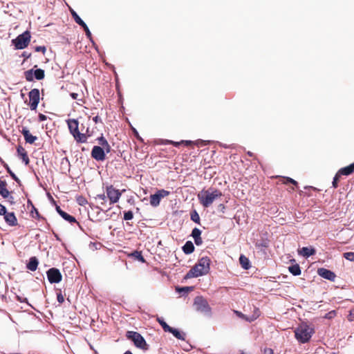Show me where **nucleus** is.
I'll use <instances>...</instances> for the list:
<instances>
[{"mask_svg": "<svg viewBox=\"0 0 354 354\" xmlns=\"http://www.w3.org/2000/svg\"><path fill=\"white\" fill-rule=\"evenodd\" d=\"M71 14L75 23L78 25L80 24L82 21H84V20L79 16V15L74 10H71Z\"/></svg>", "mask_w": 354, "mask_h": 354, "instance_id": "e433bc0d", "label": "nucleus"}, {"mask_svg": "<svg viewBox=\"0 0 354 354\" xmlns=\"http://www.w3.org/2000/svg\"><path fill=\"white\" fill-rule=\"evenodd\" d=\"M338 176H348L354 173V167L353 164H350L346 167L340 168L337 171Z\"/></svg>", "mask_w": 354, "mask_h": 354, "instance_id": "6ab92c4d", "label": "nucleus"}, {"mask_svg": "<svg viewBox=\"0 0 354 354\" xmlns=\"http://www.w3.org/2000/svg\"><path fill=\"white\" fill-rule=\"evenodd\" d=\"M35 52H41L44 55L46 51V47L45 46H37L34 47Z\"/></svg>", "mask_w": 354, "mask_h": 354, "instance_id": "8fccbe9b", "label": "nucleus"}, {"mask_svg": "<svg viewBox=\"0 0 354 354\" xmlns=\"http://www.w3.org/2000/svg\"><path fill=\"white\" fill-rule=\"evenodd\" d=\"M194 306L197 312L203 313L209 317L212 316V308L207 299L203 296H196L194 299Z\"/></svg>", "mask_w": 354, "mask_h": 354, "instance_id": "423d86ee", "label": "nucleus"}, {"mask_svg": "<svg viewBox=\"0 0 354 354\" xmlns=\"http://www.w3.org/2000/svg\"><path fill=\"white\" fill-rule=\"evenodd\" d=\"M210 142H211L210 140H204L202 139H198V140H195L194 143L197 147H203V146H206L208 144H209Z\"/></svg>", "mask_w": 354, "mask_h": 354, "instance_id": "a19ab883", "label": "nucleus"}, {"mask_svg": "<svg viewBox=\"0 0 354 354\" xmlns=\"http://www.w3.org/2000/svg\"><path fill=\"white\" fill-rule=\"evenodd\" d=\"M57 299L59 304H62L64 301V297L61 291L57 293Z\"/></svg>", "mask_w": 354, "mask_h": 354, "instance_id": "5fc2aeb1", "label": "nucleus"}, {"mask_svg": "<svg viewBox=\"0 0 354 354\" xmlns=\"http://www.w3.org/2000/svg\"><path fill=\"white\" fill-rule=\"evenodd\" d=\"M193 289L194 286H176V292L182 296H187Z\"/></svg>", "mask_w": 354, "mask_h": 354, "instance_id": "bb28decb", "label": "nucleus"}, {"mask_svg": "<svg viewBox=\"0 0 354 354\" xmlns=\"http://www.w3.org/2000/svg\"><path fill=\"white\" fill-rule=\"evenodd\" d=\"M124 220L131 221L133 218V213L131 210L124 212Z\"/></svg>", "mask_w": 354, "mask_h": 354, "instance_id": "a18cd8bd", "label": "nucleus"}, {"mask_svg": "<svg viewBox=\"0 0 354 354\" xmlns=\"http://www.w3.org/2000/svg\"><path fill=\"white\" fill-rule=\"evenodd\" d=\"M31 55H32L31 53H29L27 51H24L21 53V57L24 58V62L26 59H29L31 57Z\"/></svg>", "mask_w": 354, "mask_h": 354, "instance_id": "6e6d98bb", "label": "nucleus"}, {"mask_svg": "<svg viewBox=\"0 0 354 354\" xmlns=\"http://www.w3.org/2000/svg\"><path fill=\"white\" fill-rule=\"evenodd\" d=\"M190 219L194 223H195L198 225H201V218H200L199 214L195 209H192L190 212Z\"/></svg>", "mask_w": 354, "mask_h": 354, "instance_id": "72a5a7b5", "label": "nucleus"}, {"mask_svg": "<svg viewBox=\"0 0 354 354\" xmlns=\"http://www.w3.org/2000/svg\"><path fill=\"white\" fill-rule=\"evenodd\" d=\"M104 149V154L106 156L107 153H110L111 151V147L109 142L106 144V145H104L102 147Z\"/></svg>", "mask_w": 354, "mask_h": 354, "instance_id": "13d9d810", "label": "nucleus"}, {"mask_svg": "<svg viewBox=\"0 0 354 354\" xmlns=\"http://www.w3.org/2000/svg\"><path fill=\"white\" fill-rule=\"evenodd\" d=\"M264 354H274V351L270 348H266L264 349Z\"/></svg>", "mask_w": 354, "mask_h": 354, "instance_id": "338daca9", "label": "nucleus"}, {"mask_svg": "<svg viewBox=\"0 0 354 354\" xmlns=\"http://www.w3.org/2000/svg\"><path fill=\"white\" fill-rule=\"evenodd\" d=\"M85 35H86V37L89 39V41L93 44V45H95V42H94V40L92 37V34H91V32L89 30H86V31L85 32Z\"/></svg>", "mask_w": 354, "mask_h": 354, "instance_id": "864d4df0", "label": "nucleus"}, {"mask_svg": "<svg viewBox=\"0 0 354 354\" xmlns=\"http://www.w3.org/2000/svg\"><path fill=\"white\" fill-rule=\"evenodd\" d=\"M217 210L220 212L224 213L225 210V206L224 204L221 203L217 207Z\"/></svg>", "mask_w": 354, "mask_h": 354, "instance_id": "e2e57ef3", "label": "nucleus"}, {"mask_svg": "<svg viewBox=\"0 0 354 354\" xmlns=\"http://www.w3.org/2000/svg\"><path fill=\"white\" fill-rule=\"evenodd\" d=\"M30 215L32 218H36L37 220H46V218L39 214L38 209L35 207L34 205H32V208L30 211Z\"/></svg>", "mask_w": 354, "mask_h": 354, "instance_id": "2f4dec72", "label": "nucleus"}, {"mask_svg": "<svg viewBox=\"0 0 354 354\" xmlns=\"http://www.w3.org/2000/svg\"><path fill=\"white\" fill-rule=\"evenodd\" d=\"M4 220L6 223L12 227L17 225V218L15 216V212H7L4 216Z\"/></svg>", "mask_w": 354, "mask_h": 354, "instance_id": "a211bd4d", "label": "nucleus"}, {"mask_svg": "<svg viewBox=\"0 0 354 354\" xmlns=\"http://www.w3.org/2000/svg\"><path fill=\"white\" fill-rule=\"evenodd\" d=\"M125 337L133 342V345L139 349L147 351L149 349V345L147 343L144 337L138 332L127 330Z\"/></svg>", "mask_w": 354, "mask_h": 354, "instance_id": "20e7f679", "label": "nucleus"}, {"mask_svg": "<svg viewBox=\"0 0 354 354\" xmlns=\"http://www.w3.org/2000/svg\"><path fill=\"white\" fill-rule=\"evenodd\" d=\"M47 118H48V117L43 113H39V115H38V120L39 122L45 121L47 120Z\"/></svg>", "mask_w": 354, "mask_h": 354, "instance_id": "680f3d73", "label": "nucleus"}, {"mask_svg": "<svg viewBox=\"0 0 354 354\" xmlns=\"http://www.w3.org/2000/svg\"><path fill=\"white\" fill-rule=\"evenodd\" d=\"M93 121L95 124H97L99 122L102 123V121L101 118L98 115H95V117H93Z\"/></svg>", "mask_w": 354, "mask_h": 354, "instance_id": "69168bd1", "label": "nucleus"}, {"mask_svg": "<svg viewBox=\"0 0 354 354\" xmlns=\"http://www.w3.org/2000/svg\"><path fill=\"white\" fill-rule=\"evenodd\" d=\"M4 168L7 171V172L9 174L10 177L19 185L21 186V182L20 179L16 176V174L12 171V169L10 168V167L5 164L3 165Z\"/></svg>", "mask_w": 354, "mask_h": 354, "instance_id": "473e14b6", "label": "nucleus"}, {"mask_svg": "<svg viewBox=\"0 0 354 354\" xmlns=\"http://www.w3.org/2000/svg\"><path fill=\"white\" fill-rule=\"evenodd\" d=\"M16 299L20 303H26L28 304V299L26 297H22L19 295H16Z\"/></svg>", "mask_w": 354, "mask_h": 354, "instance_id": "bf43d9fd", "label": "nucleus"}, {"mask_svg": "<svg viewBox=\"0 0 354 354\" xmlns=\"http://www.w3.org/2000/svg\"><path fill=\"white\" fill-rule=\"evenodd\" d=\"M211 259L205 256L200 258L196 263L185 275L184 279L196 278L207 274L210 271Z\"/></svg>", "mask_w": 354, "mask_h": 354, "instance_id": "f257e3e1", "label": "nucleus"}, {"mask_svg": "<svg viewBox=\"0 0 354 354\" xmlns=\"http://www.w3.org/2000/svg\"><path fill=\"white\" fill-rule=\"evenodd\" d=\"M124 191L125 189L120 191L118 189H115L112 185H106V196L109 201V205H113V204L118 203L121 197L122 193Z\"/></svg>", "mask_w": 354, "mask_h": 354, "instance_id": "6e6552de", "label": "nucleus"}, {"mask_svg": "<svg viewBox=\"0 0 354 354\" xmlns=\"http://www.w3.org/2000/svg\"><path fill=\"white\" fill-rule=\"evenodd\" d=\"M156 320L158 322V324L161 326L163 330L165 332H167L171 326L167 324V323L165 321V319L162 317H157Z\"/></svg>", "mask_w": 354, "mask_h": 354, "instance_id": "c9c22d12", "label": "nucleus"}, {"mask_svg": "<svg viewBox=\"0 0 354 354\" xmlns=\"http://www.w3.org/2000/svg\"><path fill=\"white\" fill-rule=\"evenodd\" d=\"M340 178L341 176H338V173L337 172L333 178L332 187L335 189L338 187V183L340 180Z\"/></svg>", "mask_w": 354, "mask_h": 354, "instance_id": "79ce46f5", "label": "nucleus"}, {"mask_svg": "<svg viewBox=\"0 0 354 354\" xmlns=\"http://www.w3.org/2000/svg\"><path fill=\"white\" fill-rule=\"evenodd\" d=\"M256 246L259 248H268V241L267 239H261V241L257 242Z\"/></svg>", "mask_w": 354, "mask_h": 354, "instance_id": "49530a36", "label": "nucleus"}, {"mask_svg": "<svg viewBox=\"0 0 354 354\" xmlns=\"http://www.w3.org/2000/svg\"><path fill=\"white\" fill-rule=\"evenodd\" d=\"M47 279L50 283H58L62 280V274L57 268H49L46 271Z\"/></svg>", "mask_w": 354, "mask_h": 354, "instance_id": "9d476101", "label": "nucleus"}, {"mask_svg": "<svg viewBox=\"0 0 354 354\" xmlns=\"http://www.w3.org/2000/svg\"><path fill=\"white\" fill-rule=\"evenodd\" d=\"M91 156L96 161L103 162L106 159V155L104 154V149L100 146L95 145L93 147Z\"/></svg>", "mask_w": 354, "mask_h": 354, "instance_id": "9b49d317", "label": "nucleus"}, {"mask_svg": "<svg viewBox=\"0 0 354 354\" xmlns=\"http://www.w3.org/2000/svg\"><path fill=\"white\" fill-rule=\"evenodd\" d=\"M64 221L68 222L69 223L71 224H73V223H77L79 225H80V223L77 221L76 218L75 216L68 214L67 212H62V214L59 215Z\"/></svg>", "mask_w": 354, "mask_h": 354, "instance_id": "c756f323", "label": "nucleus"}, {"mask_svg": "<svg viewBox=\"0 0 354 354\" xmlns=\"http://www.w3.org/2000/svg\"><path fill=\"white\" fill-rule=\"evenodd\" d=\"M95 198L96 201L97 200L101 201V202H100L101 205H103V206L106 205L107 196L104 194H97Z\"/></svg>", "mask_w": 354, "mask_h": 354, "instance_id": "4c0bfd02", "label": "nucleus"}, {"mask_svg": "<svg viewBox=\"0 0 354 354\" xmlns=\"http://www.w3.org/2000/svg\"><path fill=\"white\" fill-rule=\"evenodd\" d=\"M7 183L6 180H3L0 178V196L3 198L9 197V191L7 189Z\"/></svg>", "mask_w": 354, "mask_h": 354, "instance_id": "a878e982", "label": "nucleus"}, {"mask_svg": "<svg viewBox=\"0 0 354 354\" xmlns=\"http://www.w3.org/2000/svg\"><path fill=\"white\" fill-rule=\"evenodd\" d=\"M86 203V200L83 197H81L80 199H78V203L80 205H84Z\"/></svg>", "mask_w": 354, "mask_h": 354, "instance_id": "774afa93", "label": "nucleus"}, {"mask_svg": "<svg viewBox=\"0 0 354 354\" xmlns=\"http://www.w3.org/2000/svg\"><path fill=\"white\" fill-rule=\"evenodd\" d=\"M73 137L77 143H86L88 138V137H87L84 133L80 132V131L75 133Z\"/></svg>", "mask_w": 354, "mask_h": 354, "instance_id": "cd10ccee", "label": "nucleus"}, {"mask_svg": "<svg viewBox=\"0 0 354 354\" xmlns=\"http://www.w3.org/2000/svg\"><path fill=\"white\" fill-rule=\"evenodd\" d=\"M336 311L333 310L325 314L324 318L327 319H332L336 316Z\"/></svg>", "mask_w": 354, "mask_h": 354, "instance_id": "09e8293b", "label": "nucleus"}, {"mask_svg": "<svg viewBox=\"0 0 354 354\" xmlns=\"http://www.w3.org/2000/svg\"><path fill=\"white\" fill-rule=\"evenodd\" d=\"M30 100L29 106L31 111H35L40 100V91L39 88H32L28 93Z\"/></svg>", "mask_w": 354, "mask_h": 354, "instance_id": "1a4fd4ad", "label": "nucleus"}, {"mask_svg": "<svg viewBox=\"0 0 354 354\" xmlns=\"http://www.w3.org/2000/svg\"><path fill=\"white\" fill-rule=\"evenodd\" d=\"M195 247L192 241H187L182 246V250L185 254H190L194 252Z\"/></svg>", "mask_w": 354, "mask_h": 354, "instance_id": "b1692460", "label": "nucleus"}, {"mask_svg": "<svg viewBox=\"0 0 354 354\" xmlns=\"http://www.w3.org/2000/svg\"><path fill=\"white\" fill-rule=\"evenodd\" d=\"M239 261L241 268L244 270H249L252 266L249 258H248L245 254H240Z\"/></svg>", "mask_w": 354, "mask_h": 354, "instance_id": "412c9836", "label": "nucleus"}, {"mask_svg": "<svg viewBox=\"0 0 354 354\" xmlns=\"http://www.w3.org/2000/svg\"><path fill=\"white\" fill-rule=\"evenodd\" d=\"M7 183L6 180H3L0 178V196L3 198L9 197V191L7 189Z\"/></svg>", "mask_w": 354, "mask_h": 354, "instance_id": "393cba45", "label": "nucleus"}, {"mask_svg": "<svg viewBox=\"0 0 354 354\" xmlns=\"http://www.w3.org/2000/svg\"><path fill=\"white\" fill-rule=\"evenodd\" d=\"M317 274L322 278H324L330 281H335L336 277V274L333 271L325 268H318Z\"/></svg>", "mask_w": 354, "mask_h": 354, "instance_id": "f8f14e48", "label": "nucleus"}, {"mask_svg": "<svg viewBox=\"0 0 354 354\" xmlns=\"http://www.w3.org/2000/svg\"><path fill=\"white\" fill-rule=\"evenodd\" d=\"M7 212L6 206L0 203V216H4Z\"/></svg>", "mask_w": 354, "mask_h": 354, "instance_id": "4d7b16f0", "label": "nucleus"}, {"mask_svg": "<svg viewBox=\"0 0 354 354\" xmlns=\"http://www.w3.org/2000/svg\"><path fill=\"white\" fill-rule=\"evenodd\" d=\"M157 193L159 194L160 198L162 199V198L167 196L170 194V192L165 190L164 189H158Z\"/></svg>", "mask_w": 354, "mask_h": 354, "instance_id": "de8ad7c7", "label": "nucleus"}, {"mask_svg": "<svg viewBox=\"0 0 354 354\" xmlns=\"http://www.w3.org/2000/svg\"><path fill=\"white\" fill-rule=\"evenodd\" d=\"M202 230L198 227L192 229L190 236L194 239V243L198 246L203 243V239L201 238Z\"/></svg>", "mask_w": 354, "mask_h": 354, "instance_id": "dca6fc26", "label": "nucleus"}, {"mask_svg": "<svg viewBox=\"0 0 354 354\" xmlns=\"http://www.w3.org/2000/svg\"><path fill=\"white\" fill-rule=\"evenodd\" d=\"M80 26H81V28H83L84 31L86 32V30H89V28L88 26H87V24L84 22V21H82L80 24H79Z\"/></svg>", "mask_w": 354, "mask_h": 354, "instance_id": "0e129e2a", "label": "nucleus"}, {"mask_svg": "<svg viewBox=\"0 0 354 354\" xmlns=\"http://www.w3.org/2000/svg\"><path fill=\"white\" fill-rule=\"evenodd\" d=\"M284 184H292L296 187H298V183L290 177H283Z\"/></svg>", "mask_w": 354, "mask_h": 354, "instance_id": "ea45409f", "label": "nucleus"}, {"mask_svg": "<svg viewBox=\"0 0 354 354\" xmlns=\"http://www.w3.org/2000/svg\"><path fill=\"white\" fill-rule=\"evenodd\" d=\"M39 265V260L36 257H31L26 263V268L30 271H35Z\"/></svg>", "mask_w": 354, "mask_h": 354, "instance_id": "5701e85b", "label": "nucleus"}, {"mask_svg": "<svg viewBox=\"0 0 354 354\" xmlns=\"http://www.w3.org/2000/svg\"><path fill=\"white\" fill-rule=\"evenodd\" d=\"M298 254L308 259L316 254V250L313 246L303 247L298 250Z\"/></svg>", "mask_w": 354, "mask_h": 354, "instance_id": "4468645a", "label": "nucleus"}, {"mask_svg": "<svg viewBox=\"0 0 354 354\" xmlns=\"http://www.w3.org/2000/svg\"><path fill=\"white\" fill-rule=\"evenodd\" d=\"M31 41V33L28 30L17 35L11 40V44L15 50H23L27 48Z\"/></svg>", "mask_w": 354, "mask_h": 354, "instance_id": "39448f33", "label": "nucleus"}, {"mask_svg": "<svg viewBox=\"0 0 354 354\" xmlns=\"http://www.w3.org/2000/svg\"><path fill=\"white\" fill-rule=\"evenodd\" d=\"M70 133L73 136L80 131L77 119H68L66 120Z\"/></svg>", "mask_w": 354, "mask_h": 354, "instance_id": "2eb2a0df", "label": "nucleus"}, {"mask_svg": "<svg viewBox=\"0 0 354 354\" xmlns=\"http://www.w3.org/2000/svg\"><path fill=\"white\" fill-rule=\"evenodd\" d=\"M129 257H133L135 260L138 261L140 263H145L146 260L144 258L142 253L139 250H133Z\"/></svg>", "mask_w": 354, "mask_h": 354, "instance_id": "c85d7f7f", "label": "nucleus"}, {"mask_svg": "<svg viewBox=\"0 0 354 354\" xmlns=\"http://www.w3.org/2000/svg\"><path fill=\"white\" fill-rule=\"evenodd\" d=\"M182 145H184L185 146H190L192 145H194V141L189 140H181Z\"/></svg>", "mask_w": 354, "mask_h": 354, "instance_id": "052dcab7", "label": "nucleus"}, {"mask_svg": "<svg viewBox=\"0 0 354 354\" xmlns=\"http://www.w3.org/2000/svg\"><path fill=\"white\" fill-rule=\"evenodd\" d=\"M161 198L159 194L156 192L153 194L150 195V204L152 207H157L160 205Z\"/></svg>", "mask_w": 354, "mask_h": 354, "instance_id": "7c9ffc66", "label": "nucleus"}, {"mask_svg": "<svg viewBox=\"0 0 354 354\" xmlns=\"http://www.w3.org/2000/svg\"><path fill=\"white\" fill-rule=\"evenodd\" d=\"M315 333L314 327L309 326L305 322H302L294 330L295 338L301 344L308 343Z\"/></svg>", "mask_w": 354, "mask_h": 354, "instance_id": "f03ea898", "label": "nucleus"}, {"mask_svg": "<svg viewBox=\"0 0 354 354\" xmlns=\"http://www.w3.org/2000/svg\"><path fill=\"white\" fill-rule=\"evenodd\" d=\"M96 140L97 141L98 144L100 145L99 146H100V147L106 145V144L108 143V141L104 138L103 134H101V136L100 137L97 138Z\"/></svg>", "mask_w": 354, "mask_h": 354, "instance_id": "37998d69", "label": "nucleus"}, {"mask_svg": "<svg viewBox=\"0 0 354 354\" xmlns=\"http://www.w3.org/2000/svg\"><path fill=\"white\" fill-rule=\"evenodd\" d=\"M60 165H61L62 169H65V170H68V171L70 170L71 163L67 157H64V158H62Z\"/></svg>", "mask_w": 354, "mask_h": 354, "instance_id": "f704fd0d", "label": "nucleus"}, {"mask_svg": "<svg viewBox=\"0 0 354 354\" xmlns=\"http://www.w3.org/2000/svg\"><path fill=\"white\" fill-rule=\"evenodd\" d=\"M17 153L18 157L21 159L22 162L26 165H28L30 162V160L27 153V151L25 150V149L21 146L19 145L17 147Z\"/></svg>", "mask_w": 354, "mask_h": 354, "instance_id": "f3484780", "label": "nucleus"}, {"mask_svg": "<svg viewBox=\"0 0 354 354\" xmlns=\"http://www.w3.org/2000/svg\"><path fill=\"white\" fill-rule=\"evenodd\" d=\"M291 261L294 262L295 263L290 265L288 267V270L290 273L295 277L299 276L301 273L300 266L298 263H295V259H292Z\"/></svg>", "mask_w": 354, "mask_h": 354, "instance_id": "4be33fe9", "label": "nucleus"}, {"mask_svg": "<svg viewBox=\"0 0 354 354\" xmlns=\"http://www.w3.org/2000/svg\"><path fill=\"white\" fill-rule=\"evenodd\" d=\"M165 144H171L176 147H180L182 145L181 140L180 142L173 141L170 140H166Z\"/></svg>", "mask_w": 354, "mask_h": 354, "instance_id": "3c124183", "label": "nucleus"}, {"mask_svg": "<svg viewBox=\"0 0 354 354\" xmlns=\"http://www.w3.org/2000/svg\"><path fill=\"white\" fill-rule=\"evenodd\" d=\"M344 258L350 261L354 262V252H347L343 254Z\"/></svg>", "mask_w": 354, "mask_h": 354, "instance_id": "c03bdc74", "label": "nucleus"}, {"mask_svg": "<svg viewBox=\"0 0 354 354\" xmlns=\"http://www.w3.org/2000/svg\"><path fill=\"white\" fill-rule=\"evenodd\" d=\"M167 333H171L174 337L179 340H185L186 334L183 331L180 330L178 328L170 327Z\"/></svg>", "mask_w": 354, "mask_h": 354, "instance_id": "aec40b11", "label": "nucleus"}, {"mask_svg": "<svg viewBox=\"0 0 354 354\" xmlns=\"http://www.w3.org/2000/svg\"><path fill=\"white\" fill-rule=\"evenodd\" d=\"M132 131L133 133L134 136L140 142H143L142 138L139 135L138 131L136 130V128L132 127Z\"/></svg>", "mask_w": 354, "mask_h": 354, "instance_id": "603ef678", "label": "nucleus"}, {"mask_svg": "<svg viewBox=\"0 0 354 354\" xmlns=\"http://www.w3.org/2000/svg\"><path fill=\"white\" fill-rule=\"evenodd\" d=\"M20 131L24 136L26 142L28 144L32 145L37 140V137L32 135L27 127H22Z\"/></svg>", "mask_w": 354, "mask_h": 354, "instance_id": "ddd939ff", "label": "nucleus"}, {"mask_svg": "<svg viewBox=\"0 0 354 354\" xmlns=\"http://www.w3.org/2000/svg\"><path fill=\"white\" fill-rule=\"evenodd\" d=\"M24 77L28 82H33L34 80H42L45 77V71L44 69L38 68L37 65H35L31 69L24 72Z\"/></svg>", "mask_w": 354, "mask_h": 354, "instance_id": "0eeeda50", "label": "nucleus"}, {"mask_svg": "<svg viewBox=\"0 0 354 354\" xmlns=\"http://www.w3.org/2000/svg\"><path fill=\"white\" fill-rule=\"evenodd\" d=\"M81 131L88 138H91L93 136V131H90L89 127L88 126L86 128H85L83 124H81Z\"/></svg>", "mask_w": 354, "mask_h": 354, "instance_id": "58836bf2", "label": "nucleus"}, {"mask_svg": "<svg viewBox=\"0 0 354 354\" xmlns=\"http://www.w3.org/2000/svg\"><path fill=\"white\" fill-rule=\"evenodd\" d=\"M222 196V192L216 189L209 188L203 189L198 194V198L203 207H209L212 203L218 197Z\"/></svg>", "mask_w": 354, "mask_h": 354, "instance_id": "7ed1b4c3", "label": "nucleus"}]
</instances>
